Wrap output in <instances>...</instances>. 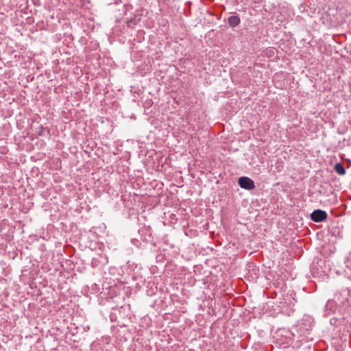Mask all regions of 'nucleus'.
<instances>
[{
  "label": "nucleus",
  "instance_id": "423d86ee",
  "mask_svg": "<svg viewBox=\"0 0 351 351\" xmlns=\"http://www.w3.org/2000/svg\"><path fill=\"white\" fill-rule=\"evenodd\" d=\"M333 304V302L328 301L326 305V308H328V306Z\"/></svg>",
  "mask_w": 351,
  "mask_h": 351
},
{
  "label": "nucleus",
  "instance_id": "20e7f679",
  "mask_svg": "<svg viewBox=\"0 0 351 351\" xmlns=\"http://www.w3.org/2000/svg\"><path fill=\"white\" fill-rule=\"evenodd\" d=\"M240 18L237 15L231 16L228 19V24L232 27H237L240 23Z\"/></svg>",
  "mask_w": 351,
  "mask_h": 351
},
{
  "label": "nucleus",
  "instance_id": "f03ea898",
  "mask_svg": "<svg viewBox=\"0 0 351 351\" xmlns=\"http://www.w3.org/2000/svg\"><path fill=\"white\" fill-rule=\"evenodd\" d=\"M328 217V214L325 210L321 209L315 210L311 214V219L314 222L324 221Z\"/></svg>",
  "mask_w": 351,
  "mask_h": 351
},
{
  "label": "nucleus",
  "instance_id": "f257e3e1",
  "mask_svg": "<svg viewBox=\"0 0 351 351\" xmlns=\"http://www.w3.org/2000/svg\"><path fill=\"white\" fill-rule=\"evenodd\" d=\"M313 328V321L311 317H303L300 322L295 327V330L298 333V338L306 337V332Z\"/></svg>",
  "mask_w": 351,
  "mask_h": 351
},
{
  "label": "nucleus",
  "instance_id": "39448f33",
  "mask_svg": "<svg viewBox=\"0 0 351 351\" xmlns=\"http://www.w3.org/2000/svg\"><path fill=\"white\" fill-rule=\"evenodd\" d=\"M334 168L339 175L343 176L346 173V169L341 163H337Z\"/></svg>",
  "mask_w": 351,
  "mask_h": 351
},
{
  "label": "nucleus",
  "instance_id": "7ed1b4c3",
  "mask_svg": "<svg viewBox=\"0 0 351 351\" xmlns=\"http://www.w3.org/2000/svg\"><path fill=\"white\" fill-rule=\"evenodd\" d=\"M239 185L241 188L251 190L255 188L254 182L248 177H241L238 180Z\"/></svg>",
  "mask_w": 351,
  "mask_h": 351
}]
</instances>
